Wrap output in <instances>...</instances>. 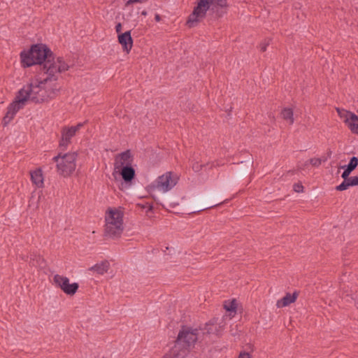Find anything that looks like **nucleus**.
I'll return each instance as SVG.
<instances>
[{
    "mask_svg": "<svg viewBox=\"0 0 358 358\" xmlns=\"http://www.w3.org/2000/svg\"><path fill=\"white\" fill-rule=\"evenodd\" d=\"M20 57L24 67L39 64L47 76L40 81L37 79L31 80L18 92L15 101L7 108L3 117L5 125L13 119L27 101L41 103L56 97L59 88L55 82L59 79L60 73L68 71L70 67L62 57H55L50 48L42 43L33 45L29 51L22 52Z\"/></svg>",
    "mask_w": 358,
    "mask_h": 358,
    "instance_id": "f257e3e1",
    "label": "nucleus"
},
{
    "mask_svg": "<svg viewBox=\"0 0 358 358\" xmlns=\"http://www.w3.org/2000/svg\"><path fill=\"white\" fill-rule=\"evenodd\" d=\"M198 329L182 327L174 346L164 358H185L198 340Z\"/></svg>",
    "mask_w": 358,
    "mask_h": 358,
    "instance_id": "f03ea898",
    "label": "nucleus"
},
{
    "mask_svg": "<svg viewBox=\"0 0 358 358\" xmlns=\"http://www.w3.org/2000/svg\"><path fill=\"white\" fill-rule=\"evenodd\" d=\"M104 235L112 239L120 237L123 232V212L117 208L108 210L105 217Z\"/></svg>",
    "mask_w": 358,
    "mask_h": 358,
    "instance_id": "7ed1b4c3",
    "label": "nucleus"
},
{
    "mask_svg": "<svg viewBox=\"0 0 358 358\" xmlns=\"http://www.w3.org/2000/svg\"><path fill=\"white\" fill-rule=\"evenodd\" d=\"M215 1L217 6L226 7V0H198L197 5L194 7L192 13L189 15L187 24L189 27H195L203 18L206 17L207 11L210 5Z\"/></svg>",
    "mask_w": 358,
    "mask_h": 358,
    "instance_id": "20e7f679",
    "label": "nucleus"
},
{
    "mask_svg": "<svg viewBox=\"0 0 358 358\" xmlns=\"http://www.w3.org/2000/svg\"><path fill=\"white\" fill-rule=\"evenodd\" d=\"M78 155L76 152L59 154L53 157L56 163L57 172L63 177L70 176L76 170Z\"/></svg>",
    "mask_w": 358,
    "mask_h": 358,
    "instance_id": "39448f33",
    "label": "nucleus"
},
{
    "mask_svg": "<svg viewBox=\"0 0 358 358\" xmlns=\"http://www.w3.org/2000/svg\"><path fill=\"white\" fill-rule=\"evenodd\" d=\"M178 182V177L173 175L171 172H167L165 174L159 176L157 179L149 185L150 192L158 190L162 192H166L171 189Z\"/></svg>",
    "mask_w": 358,
    "mask_h": 358,
    "instance_id": "423d86ee",
    "label": "nucleus"
},
{
    "mask_svg": "<svg viewBox=\"0 0 358 358\" xmlns=\"http://www.w3.org/2000/svg\"><path fill=\"white\" fill-rule=\"evenodd\" d=\"M85 122H80L74 126H64L61 129V138L59 146L62 149H66L72 142V138L76 136L79 131L85 125Z\"/></svg>",
    "mask_w": 358,
    "mask_h": 358,
    "instance_id": "0eeeda50",
    "label": "nucleus"
},
{
    "mask_svg": "<svg viewBox=\"0 0 358 358\" xmlns=\"http://www.w3.org/2000/svg\"><path fill=\"white\" fill-rule=\"evenodd\" d=\"M55 285L60 288L67 295H74L78 289L79 285L77 282H69V279L59 274H56L53 277Z\"/></svg>",
    "mask_w": 358,
    "mask_h": 358,
    "instance_id": "6e6552de",
    "label": "nucleus"
},
{
    "mask_svg": "<svg viewBox=\"0 0 358 358\" xmlns=\"http://www.w3.org/2000/svg\"><path fill=\"white\" fill-rule=\"evenodd\" d=\"M132 163L133 157L131 151L127 150L115 157L114 169L115 171H120L123 167L131 166Z\"/></svg>",
    "mask_w": 358,
    "mask_h": 358,
    "instance_id": "1a4fd4ad",
    "label": "nucleus"
},
{
    "mask_svg": "<svg viewBox=\"0 0 358 358\" xmlns=\"http://www.w3.org/2000/svg\"><path fill=\"white\" fill-rule=\"evenodd\" d=\"M118 42L122 45L123 50L129 53L133 46V39L131 36V31H125L118 35Z\"/></svg>",
    "mask_w": 358,
    "mask_h": 358,
    "instance_id": "9d476101",
    "label": "nucleus"
},
{
    "mask_svg": "<svg viewBox=\"0 0 358 358\" xmlns=\"http://www.w3.org/2000/svg\"><path fill=\"white\" fill-rule=\"evenodd\" d=\"M298 296V293L294 292L292 294L287 293L286 295L281 299L278 300L276 303L278 308H283L289 306V304L296 301Z\"/></svg>",
    "mask_w": 358,
    "mask_h": 358,
    "instance_id": "9b49d317",
    "label": "nucleus"
},
{
    "mask_svg": "<svg viewBox=\"0 0 358 358\" xmlns=\"http://www.w3.org/2000/svg\"><path fill=\"white\" fill-rule=\"evenodd\" d=\"M358 165V158L356 157H352L350 159L349 164L347 166H343L341 168L344 169V171L343 172L341 177L344 180H347L349 178L351 172L356 169Z\"/></svg>",
    "mask_w": 358,
    "mask_h": 358,
    "instance_id": "f8f14e48",
    "label": "nucleus"
},
{
    "mask_svg": "<svg viewBox=\"0 0 358 358\" xmlns=\"http://www.w3.org/2000/svg\"><path fill=\"white\" fill-rule=\"evenodd\" d=\"M117 172V171H116ZM120 172L122 179L126 182H130L135 177V170L131 166L120 169Z\"/></svg>",
    "mask_w": 358,
    "mask_h": 358,
    "instance_id": "ddd939ff",
    "label": "nucleus"
},
{
    "mask_svg": "<svg viewBox=\"0 0 358 358\" xmlns=\"http://www.w3.org/2000/svg\"><path fill=\"white\" fill-rule=\"evenodd\" d=\"M31 182L38 187L43 186V176L41 169L30 172Z\"/></svg>",
    "mask_w": 358,
    "mask_h": 358,
    "instance_id": "4468645a",
    "label": "nucleus"
},
{
    "mask_svg": "<svg viewBox=\"0 0 358 358\" xmlns=\"http://www.w3.org/2000/svg\"><path fill=\"white\" fill-rule=\"evenodd\" d=\"M110 267V264L108 261L105 260L100 263L96 264L89 268L90 271H94L99 275H103L108 272Z\"/></svg>",
    "mask_w": 358,
    "mask_h": 358,
    "instance_id": "2eb2a0df",
    "label": "nucleus"
},
{
    "mask_svg": "<svg viewBox=\"0 0 358 358\" xmlns=\"http://www.w3.org/2000/svg\"><path fill=\"white\" fill-rule=\"evenodd\" d=\"M346 124L350 131L358 134V116L353 113L350 119L346 120Z\"/></svg>",
    "mask_w": 358,
    "mask_h": 358,
    "instance_id": "dca6fc26",
    "label": "nucleus"
},
{
    "mask_svg": "<svg viewBox=\"0 0 358 358\" xmlns=\"http://www.w3.org/2000/svg\"><path fill=\"white\" fill-rule=\"evenodd\" d=\"M282 117L289 122V124H293L294 122V112L290 108H285L281 112Z\"/></svg>",
    "mask_w": 358,
    "mask_h": 358,
    "instance_id": "f3484780",
    "label": "nucleus"
},
{
    "mask_svg": "<svg viewBox=\"0 0 358 358\" xmlns=\"http://www.w3.org/2000/svg\"><path fill=\"white\" fill-rule=\"evenodd\" d=\"M224 308L225 310L230 313V315L233 313L232 316H234L236 313L237 304L235 299H233L231 301L225 302L224 305Z\"/></svg>",
    "mask_w": 358,
    "mask_h": 358,
    "instance_id": "a211bd4d",
    "label": "nucleus"
},
{
    "mask_svg": "<svg viewBox=\"0 0 358 358\" xmlns=\"http://www.w3.org/2000/svg\"><path fill=\"white\" fill-rule=\"evenodd\" d=\"M338 115L343 120V122L346 124V120L350 119V116L353 113L349 112L344 109L336 108Z\"/></svg>",
    "mask_w": 358,
    "mask_h": 358,
    "instance_id": "6ab92c4d",
    "label": "nucleus"
},
{
    "mask_svg": "<svg viewBox=\"0 0 358 358\" xmlns=\"http://www.w3.org/2000/svg\"><path fill=\"white\" fill-rule=\"evenodd\" d=\"M350 186H352V184H351V179L350 178H348L347 180H344V181L341 184L336 186V189L337 191H344L346 190Z\"/></svg>",
    "mask_w": 358,
    "mask_h": 358,
    "instance_id": "aec40b11",
    "label": "nucleus"
},
{
    "mask_svg": "<svg viewBox=\"0 0 358 358\" xmlns=\"http://www.w3.org/2000/svg\"><path fill=\"white\" fill-rule=\"evenodd\" d=\"M215 166L214 163L206 164H201L199 162H194L192 164V169L195 172H199L201 170L202 167H208L209 169L213 168Z\"/></svg>",
    "mask_w": 358,
    "mask_h": 358,
    "instance_id": "412c9836",
    "label": "nucleus"
},
{
    "mask_svg": "<svg viewBox=\"0 0 358 358\" xmlns=\"http://www.w3.org/2000/svg\"><path fill=\"white\" fill-rule=\"evenodd\" d=\"M326 159H322L320 158H311L308 162L313 166L318 167L321 165L322 162H325Z\"/></svg>",
    "mask_w": 358,
    "mask_h": 358,
    "instance_id": "4be33fe9",
    "label": "nucleus"
},
{
    "mask_svg": "<svg viewBox=\"0 0 358 358\" xmlns=\"http://www.w3.org/2000/svg\"><path fill=\"white\" fill-rule=\"evenodd\" d=\"M293 188L296 192H302L303 191V186L301 183H295Z\"/></svg>",
    "mask_w": 358,
    "mask_h": 358,
    "instance_id": "5701e85b",
    "label": "nucleus"
},
{
    "mask_svg": "<svg viewBox=\"0 0 358 358\" xmlns=\"http://www.w3.org/2000/svg\"><path fill=\"white\" fill-rule=\"evenodd\" d=\"M147 0H128L126 3H125V6H129V5L132 4V3H143L145 1H146Z\"/></svg>",
    "mask_w": 358,
    "mask_h": 358,
    "instance_id": "b1692460",
    "label": "nucleus"
},
{
    "mask_svg": "<svg viewBox=\"0 0 358 358\" xmlns=\"http://www.w3.org/2000/svg\"><path fill=\"white\" fill-rule=\"evenodd\" d=\"M269 43L268 41H264L260 44V50L262 52H265L266 50L267 46L268 45Z\"/></svg>",
    "mask_w": 358,
    "mask_h": 358,
    "instance_id": "393cba45",
    "label": "nucleus"
},
{
    "mask_svg": "<svg viewBox=\"0 0 358 358\" xmlns=\"http://www.w3.org/2000/svg\"><path fill=\"white\" fill-rule=\"evenodd\" d=\"M352 186H358V176L350 177Z\"/></svg>",
    "mask_w": 358,
    "mask_h": 358,
    "instance_id": "a878e982",
    "label": "nucleus"
},
{
    "mask_svg": "<svg viewBox=\"0 0 358 358\" xmlns=\"http://www.w3.org/2000/svg\"><path fill=\"white\" fill-rule=\"evenodd\" d=\"M238 358H251V357L248 352H243L239 355Z\"/></svg>",
    "mask_w": 358,
    "mask_h": 358,
    "instance_id": "bb28decb",
    "label": "nucleus"
},
{
    "mask_svg": "<svg viewBox=\"0 0 358 358\" xmlns=\"http://www.w3.org/2000/svg\"><path fill=\"white\" fill-rule=\"evenodd\" d=\"M223 203V202H220V203H219L214 204V205H213V206H208V207H206V208H198V209H197V211H198V212H200V211L208 209V208H213V207H215V206H218V205H220V204H221V203Z\"/></svg>",
    "mask_w": 358,
    "mask_h": 358,
    "instance_id": "cd10ccee",
    "label": "nucleus"
},
{
    "mask_svg": "<svg viewBox=\"0 0 358 358\" xmlns=\"http://www.w3.org/2000/svg\"><path fill=\"white\" fill-rule=\"evenodd\" d=\"M115 31L117 33H120L122 31V24L120 22L117 23L115 26Z\"/></svg>",
    "mask_w": 358,
    "mask_h": 358,
    "instance_id": "c85d7f7f",
    "label": "nucleus"
},
{
    "mask_svg": "<svg viewBox=\"0 0 358 358\" xmlns=\"http://www.w3.org/2000/svg\"><path fill=\"white\" fill-rule=\"evenodd\" d=\"M155 18L156 21L160 20V16L159 15H156Z\"/></svg>",
    "mask_w": 358,
    "mask_h": 358,
    "instance_id": "c756f323",
    "label": "nucleus"
},
{
    "mask_svg": "<svg viewBox=\"0 0 358 358\" xmlns=\"http://www.w3.org/2000/svg\"><path fill=\"white\" fill-rule=\"evenodd\" d=\"M141 15H147V11L146 10H143L141 12Z\"/></svg>",
    "mask_w": 358,
    "mask_h": 358,
    "instance_id": "7c9ffc66",
    "label": "nucleus"
},
{
    "mask_svg": "<svg viewBox=\"0 0 358 358\" xmlns=\"http://www.w3.org/2000/svg\"><path fill=\"white\" fill-rule=\"evenodd\" d=\"M152 206H149V210H152Z\"/></svg>",
    "mask_w": 358,
    "mask_h": 358,
    "instance_id": "2f4dec72",
    "label": "nucleus"
},
{
    "mask_svg": "<svg viewBox=\"0 0 358 358\" xmlns=\"http://www.w3.org/2000/svg\"><path fill=\"white\" fill-rule=\"evenodd\" d=\"M210 330H211V329L210 328L209 329H208V332L210 333Z\"/></svg>",
    "mask_w": 358,
    "mask_h": 358,
    "instance_id": "473e14b6",
    "label": "nucleus"
}]
</instances>
